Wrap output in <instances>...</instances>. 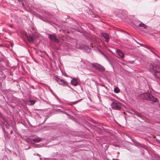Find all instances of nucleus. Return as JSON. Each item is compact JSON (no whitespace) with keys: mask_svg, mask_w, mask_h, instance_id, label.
<instances>
[{"mask_svg":"<svg viewBox=\"0 0 160 160\" xmlns=\"http://www.w3.org/2000/svg\"><path fill=\"white\" fill-rule=\"evenodd\" d=\"M92 64V67L96 70H98L101 72L105 71V68L101 65L98 63H94Z\"/></svg>","mask_w":160,"mask_h":160,"instance_id":"obj_5","label":"nucleus"},{"mask_svg":"<svg viewBox=\"0 0 160 160\" xmlns=\"http://www.w3.org/2000/svg\"><path fill=\"white\" fill-rule=\"evenodd\" d=\"M18 1L19 2H21L22 3V5L23 7V8H24V0H18Z\"/></svg>","mask_w":160,"mask_h":160,"instance_id":"obj_17","label":"nucleus"},{"mask_svg":"<svg viewBox=\"0 0 160 160\" xmlns=\"http://www.w3.org/2000/svg\"><path fill=\"white\" fill-rule=\"evenodd\" d=\"M1 70H4V68L2 67V68H1Z\"/></svg>","mask_w":160,"mask_h":160,"instance_id":"obj_22","label":"nucleus"},{"mask_svg":"<svg viewBox=\"0 0 160 160\" xmlns=\"http://www.w3.org/2000/svg\"><path fill=\"white\" fill-rule=\"evenodd\" d=\"M35 101L33 100H29L28 101V104L30 105H33L35 102Z\"/></svg>","mask_w":160,"mask_h":160,"instance_id":"obj_13","label":"nucleus"},{"mask_svg":"<svg viewBox=\"0 0 160 160\" xmlns=\"http://www.w3.org/2000/svg\"><path fill=\"white\" fill-rule=\"evenodd\" d=\"M102 54L104 56V57H105V58H106V59H107V57L104 54Z\"/></svg>","mask_w":160,"mask_h":160,"instance_id":"obj_21","label":"nucleus"},{"mask_svg":"<svg viewBox=\"0 0 160 160\" xmlns=\"http://www.w3.org/2000/svg\"><path fill=\"white\" fill-rule=\"evenodd\" d=\"M76 47L78 49H81L83 48H86V49H87L88 52H90V50L88 47L85 46L81 43H77L76 44Z\"/></svg>","mask_w":160,"mask_h":160,"instance_id":"obj_7","label":"nucleus"},{"mask_svg":"<svg viewBox=\"0 0 160 160\" xmlns=\"http://www.w3.org/2000/svg\"><path fill=\"white\" fill-rule=\"evenodd\" d=\"M117 54L120 56L121 58H123L124 57V54L120 50L118 49L117 51Z\"/></svg>","mask_w":160,"mask_h":160,"instance_id":"obj_9","label":"nucleus"},{"mask_svg":"<svg viewBox=\"0 0 160 160\" xmlns=\"http://www.w3.org/2000/svg\"><path fill=\"white\" fill-rule=\"evenodd\" d=\"M38 146H39V145H36V147H38Z\"/></svg>","mask_w":160,"mask_h":160,"instance_id":"obj_24","label":"nucleus"},{"mask_svg":"<svg viewBox=\"0 0 160 160\" xmlns=\"http://www.w3.org/2000/svg\"><path fill=\"white\" fill-rule=\"evenodd\" d=\"M111 106L113 109L120 110L121 108L122 103L118 101L115 100L111 103Z\"/></svg>","mask_w":160,"mask_h":160,"instance_id":"obj_3","label":"nucleus"},{"mask_svg":"<svg viewBox=\"0 0 160 160\" xmlns=\"http://www.w3.org/2000/svg\"><path fill=\"white\" fill-rule=\"evenodd\" d=\"M102 36L104 37L106 39V41L108 42L109 40V35L106 33H102L101 34Z\"/></svg>","mask_w":160,"mask_h":160,"instance_id":"obj_10","label":"nucleus"},{"mask_svg":"<svg viewBox=\"0 0 160 160\" xmlns=\"http://www.w3.org/2000/svg\"><path fill=\"white\" fill-rule=\"evenodd\" d=\"M12 131H11V132H10V134H12Z\"/></svg>","mask_w":160,"mask_h":160,"instance_id":"obj_25","label":"nucleus"},{"mask_svg":"<svg viewBox=\"0 0 160 160\" xmlns=\"http://www.w3.org/2000/svg\"><path fill=\"white\" fill-rule=\"evenodd\" d=\"M157 0H155V1H156Z\"/></svg>","mask_w":160,"mask_h":160,"instance_id":"obj_27","label":"nucleus"},{"mask_svg":"<svg viewBox=\"0 0 160 160\" xmlns=\"http://www.w3.org/2000/svg\"><path fill=\"white\" fill-rule=\"evenodd\" d=\"M58 107H61V106L60 105V106H58Z\"/></svg>","mask_w":160,"mask_h":160,"instance_id":"obj_26","label":"nucleus"},{"mask_svg":"<svg viewBox=\"0 0 160 160\" xmlns=\"http://www.w3.org/2000/svg\"><path fill=\"white\" fill-rule=\"evenodd\" d=\"M138 26L140 27H143L144 28V29L146 28L147 27V26L146 24H144L143 23H141L139 24Z\"/></svg>","mask_w":160,"mask_h":160,"instance_id":"obj_14","label":"nucleus"},{"mask_svg":"<svg viewBox=\"0 0 160 160\" xmlns=\"http://www.w3.org/2000/svg\"><path fill=\"white\" fill-rule=\"evenodd\" d=\"M54 79L59 84L63 86H68V83L62 79L59 78L57 76L54 77Z\"/></svg>","mask_w":160,"mask_h":160,"instance_id":"obj_4","label":"nucleus"},{"mask_svg":"<svg viewBox=\"0 0 160 160\" xmlns=\"http://www.w3.org/2000/svg\"><path fill=\"white\" fill-rule=\"evenodd\" d=\"M79 100L77 101H76L74 102H72V104H76L77 102H78Z\"/></svg>","mask_w":160,"mask_h":160,"instance_id":"obj_19","label":"nucleus"},{"mask_svg":"<svg viewBox=\"0 0 160 160\" xmlns=\"http://www.w3.org/2000/svg\"><path fill=\"white\" fill-rule=\"evenodd\" d=\"M54 96H55V98H56L57 99L59 103H61L62 102L61 100L60 99V98H58V97L56 95H54Z\"/></svg>","mask_w":160,"mask_h":160,"instance_id":"obj_16","label":"nucleus"},{"mask_svg":"<svg viewBox=\"0 0 160 160\" xmlns=\"http://www.w3.org/2000/svg\"><path fill=\"white\" fill-rule=\"evenodd\" d=\"M149 71L153 73L154 76L160 80V62L156 65L151 64L149 66Z\"/></svg>","mask_w":160,"mask_h":160,"instance_id":"obj_1","label":"nucleus"},{"mask_svg":"<svg viewBox=\"0 0 160 160\" xmlns=\"http://www.w3.org/2000/svg\"><path fill=\"white\" fill-rule=\"evenodd\" d=\"M48 38L52 41L57 43L59 41L58 39L54 34H49Z\"/></svg>","mask_w":160,"mask_h":160,"instance_id":"obj_6","label":"nucleus"},{"mask_svg":"<svg viewBox=\"0 0 160 160\" xmlns=\"http://www.w3.org/2000/svg\"><path fill=\"white\" fill-rule=\"evenodd\" d=\"M42 139L41 138L37 137L35 138H34L32 139L31 141H33L36 142H38L41 141Z\"/></svg>","mask_w":160,"mask_h":160,"instance_id":"obj_11","label":"nucleus"},{"mask_svg":"<svg viewBox=\"0 0 160 160\" xmlns=\"http://www.w3.org/2000/svg\"><path fill=\"white\" fill-rule=\"evenodd\" d=\"M3 124H4L6 126V128H7V124H8V123L6 121H5L4 122H3Z\"/></svg>","mask_w":160,"mask_h":160,"instance_id":"obj_18","label":"nucleus"},{"mask_svg":"<svg viewBox=\"0 0 160 160\" xmlns=\"http://www.w3.org/2000/svg\"><path fill=\"white\" fill-rule=\"evenodd\" d=\"M141 98L143 99L149 100L153 102H157V99L148 92H145L140 95Z\"/></svg>","mask_w":160,"mask_h":160,"instance_id":"obj_2","label":"nucleus"},{"mask_svg":"<svg viewBox=\"0 0 160 160\" xmlns=\"http://www.w3.org/2000/svg\"><path fill=\"white\" fill-rule=\"evenodd\" d=\"M27 38L30 43H32L33 42V38L31 36H27Z\"/></svg>","mask_w":160,"mask_h":160,"instance_id":"obj_12","label":"nucleus"},{"mask_svg":"<svg viewBox=\"0 0 160 160\" xmlns=\"http://www.w3.org/2000/svg\"><path fill=\"white\" fill-rule=\"evenodd\" d=\"M3 59L2 58H0V62L3 61Z\"/></svg>","mask_w":160,"mask_h":160,"instance_id":"obj_20","label":"nucleus"},{"mask_svg":"<svg viewBox=\"0 0 160 160\" xmlns=\"http://www.w3.org/2000/svg\"><path fill=\"white\" fill-rule=\"evenodd\" d=\"M71 82V83L74 86H77L78 83L77 81V79L75 78L72 79Z\"/></svg>","mask_w":160,"mask_h":160,"instance_id":"obj_8","label":"nucleus"},{"mask_svg":"<svg viewBox=\"0 0 160 160\" xmlns=\"http://www.w3.org/2000/svg\"><path fill=\"white\" fill-rule=\"evenodd\" d=\"M120 90L118 87L114 88V91L115 93H118L120 92Z\"/></svg>","mask_w":160,"mask_h":160,"instance_id":"obj_15","label":"nucleus"},{"mask_svg":"<svg viewBox=\"0 0 160 160\" xmlns=\"http://www.w3.org/2000/svg\"><path fill=\"white\" fill-rule=\"evenodd\" d=\"M10 44H11V46L12 47V46H13V44H12V43H10Z\"/></svg>","mask_w":160,"mask_h":160,"instance_id":"obj_23","label":"nucleus"}]
</instances>
